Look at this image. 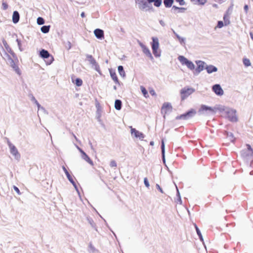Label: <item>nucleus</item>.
<instances>
[{
	"label": "nucleus",
	"mask_w": 253,
	"mask_h": 253,
	"mask_svg": "<svg viewBox=\"0 0 253 253\" xmlns=\"http://www.w3.org/2000/svg\"><path fill=\"white\" fill-rule=\"evenodd\" d=\"M178 60L183 65H185L190 70H193L195 68L194 63L185 57L184 56L180 55L178 57Z\"/></svg>",
	"instance_id": "obj_5"
},
{
	"label": "nucleus",
	"mask_w": 253,
	"mask_h": 253,
	"mask_svg": "<svg viewBox=\"0 0 253 253\" xmlns=\"http://www.w3.org/2000/svg\"><path fill=\"white\" fill-rule=\"evenodd\" d=\"M77 86H80L83 84V81L81 79L77 78L75 80V82L73 81Z\"/></svg>",
	"instance_id": "obj_34"
},
{
	"label": "nucleus",
	"mask_w": 253,
	"mask_h": 253,
	"mask_svg": "<svg viewBox=\"0 0 253 253\" xmlns=\"http://www.w3.org/2000/svg\"><path fill=\"white\" fill-rule=\"evenodd\" d=\"M205 69L208 74H211L213 72H216L217 71V68L215 66L212 65H206Z\"/></svg>",
	"instance_id": "obj_19"
},
{
	"label": "nucleus",
	"mask_w": 253,
	"mask_h": 253,
	"mask_svg": "<svg viewBox=\"0 0 253 253\" xmlns=\"http://www.w3.org/2000/svg\"><path fill=\"white\" fill-rule=\"evenodd\" d=\"M19 14L18 11H14L12 15V21L14 23H17L19 20Z\"/></svg>",
	"instance_id": "obj_22"
},
{
	"label": "nucleus",
	"mask_w": 253,
	"mask_h": 253,
	"mask_svg": "<svg viewBox=\"0 0 253 253\" xmlns=\"http://www.w3.org/2000/svg\"><path fill=\"white\" fill-rule=\"evenodd\" d=\"M217 106L215 107H211L206 106L205 105H201L198 112L200 115H210L216 113L217 110Z\"/></svg>",
	"instance_id": "obj_2"
},
{
	"label": "nucleus",
	"mask_w": 253,
	"mask_h": 253,
	"mask_svg": "<svg viewBox=\"0 0 253 253\" xmlns=\"http://www.w3.org/2000/svg\"><path fill=\"white\" fill-rule=\"evenodd\" d=\"M110 166L111 167H116L117 163L114 160H112L110 162Z\"/></svg>",
	"instance_id": "obj_43"
},
{
	"label": "nucleus",
	"mask_w": 253,
	"mask_h": 253,
	"mask_svg": "<svg viewBox=\"0 0 253 253\" xmlns=\"http://www.w3.org/2000/svg\"><path fill=\"white\" fill-rule=\"evenodd\" d=\"M37 23L38 25H41L44 23V19L42 17H38L37 18Z\"/></svg>",
	"instance_id": "obj_37"
},
{
	"label": "nucleus",
	"mask_w": 253,
	"mask_h": 253,
	"mask_svg": "<svg viewBox=\"0 0 253 253\" xmlns=\"http://www.w3.org/2000/svg\"><path fill=\"white\" fill-rule=\"evenodd\" d=\"M66 47L68 49H69L71 48V43L70 42H67Z\"/></svg>",
	"instance_id": "obj_56"
},
{
	"label": "nucleus",
	"mask_w": 253,
	"mask_h": 253,
	"mask_svg": "<svg viewBox=\"0 0 253 253\" xmlns=\"http://www.w3.org/2000/svg\"><path fill=\"white\" fill-rule=\"evenodd\" d=\"M94 34L97 39H101L104 37V32L100 29H95L94 31Z\"/></svg>",
	"instance_id": "obj_21"
},
{
	"label": "nucleus",
	"mask_w": 253,
	"mask_h": 253,
	"mask_svg": "<svg viewBox=\"0 0 253 253\" xmlns=\"http://www.w3.org/2000/svg\"><path fill=\"white\" fill-rule=\"evenodd\" d=\"M150 144L151 145V146H153L154 144V142L153 141H151L150 143Z\"/></svg>",
	"instance_id": "obj_63"
},
{
	"label": "nucleus",
	"mask_w": 253,
	"mask_h": 253,
	"mask_svg": "<svg viewBox=\"0 0 253 253\" xmlns=\"http://www.w3.org/2000/svg\"><path fill=\"white\" fill-rule=\"evenodd\" d=\"M2 6L4 9H6L8 8V5L5 3H2Z\"/></svg>",
	"instance_id": "obj_57"
},
{
	"label": "nucleus",
	"mask_w": 253,
	"mask_h": 253,
	"mask_svg": "<svg viewBox=\"0 0 253 253\" xmlns=\"http://www.w3.org/2000/svg\"><path fill=\"white\" fill-rule=\"evenodd\" d=\"M50 29V26H43L41 27V30L43 33H47Z\"/></svg>",
	"instance_id": "obj_31"
},
{
	"label": "nucleus",
	"mask_w": 253,
	"mask_h": 253,
	"mask_svg": "<svg viewBox=\"0 0 253 253\" xmlns=\"http://www.w3.org/2000/svg\"><path fill=\"white\" fill-rule=\"evenodd\" d=\"M16 42H17V44H18V47H19V49L21 51H23V49H22V47H21V41H20L19 40L17 39V40H16Z\"/></svg>",
	"instance_id": "obj_42"
},
{
	"label": "nucleus",
	"mask_w": 253,
	"mask_h": 253,
	"mask_svg": "<svg viewBox=\"0 0 253 253\" xmlns=\"http://www.w3.org/2000/svg\"><path fill=\"white\" fill-rule=\"evenodd\" d=\"M110 74L112 79L115 82L116 84H120L117 75L115 72L110 71Z\"/></svg>",
	"instance_id": "obj_24"
},
{
	"label": "nucleus",
	"mask_w": 253,
	"mask_h": 253,
	"mask_svg": "<svg viewBox=\"0 0 253 253\" xmlns=\"http://www.w3.org/2000/svg\"><path fill=\"white\" fill-rule=\"evenodd\" d=\"M223 23L221 21H219L217 23V27L218 28H221L223 26Z\"/></svg>",
	"instance_id": "obj_45"
},
{
	"label": "nucleus",
	"mask_w": 253,
	"mask_h": 253,
	"mask_svg": "<svg viewBox=\"0 0 253 253\" xmlns=\"http://www.w3.org/2000/svg\"><path fill=\"white\" fill-rule=\"evenodd\" d=\"M68 180L71 182V183H73L74 181L73 179V177L72 176L70 175V174L69 173V172H68L67 173H65Z\"/></svg>",
	"instance_id": "obj_38"
},
{
	"label": "nucleus",
	"mask_w": 253,
	"mask_h": 253,
	"mask_svg": "<svg viewBox=\"0 0 253 253\" xmlns=\"http://www.w3.org/2000/svg\"><path fill=\"white\" fill-rule=\"evenodd\" d=\"M72 184V185H73V186L74 187L76 191H77V192L78 193V195L80 197H81V195H80V192L79 191V189L77 186V185L76 184L75 182L74 181L73 182V183H71Z\"/></svg>",
	"instance_id": "obj_41"
},
{
	"label": "nucleus",
	"mask_w": 253,
	"mask_h": 253,
	"mask_svg": "<svg viewBox=\"0 0 253 253\" xmlns=\"http://www.w3.org/2000/svg\"><path fill=\"white\" fill-rule=\"evenodd\" d=\"M243 63L246 67H249L251 65L250 60L247 58H244L243 60Z\"/></svg>",
	"instance_id": "obj_33"
},
{
	"label": "nucleus",
	"mask_w": 253,
	"mask_h": 253,
	"mask_svg": "<svg viewBox=\"0 0 253 253\" xmlns=\"http://www.w3.org/2000/svg\"><path fill=\"white\" fill-rule=\"evenodd\" d=\"M86 58L89 63L92 65V67L98 73L101 74L100 67L95 60L93 58L92 55H87Z\"/></svg>",
	"instance_id": "obj_12"
},
{
	"label": "nucleus",
	"mask_w": 253,
	"mask_h": 253,
	"mask_svg": "<svg viewBox=\"0 0 253 253\" xmlns=\"http://www.w3.org/2000/svg\"><path fill=\"white\" fill-rule=\"evenodd\" d=\"M195 228H196V230L197 233L198 235L200 240L203 241V238L202 234H201L199 229L198 228V227L196 225H195Z\"/></svg>",
	"instance_id": "obj_36"
},
{
	"label": "nucleus",
	"mask_w": 253,
	"mask_h": 253,
	"mask_svg": "<svg viewBox=\"0 0 253 253\" xmlns=\"http://www.w3.org/2000/svg\"><path fill=\"white\" fill-rule=\"evenodd\" d=\"M244 10L246 13H248L249 10V6L248 5H245L244 7Z\"/></svg>",
	"instance_id": "obj_55"
},
{
	"label": "nucleus",
	"mask_w": 253,
	"mask_h": 253,
	"mask_svg": "<svg viewBox=\"0 0 253 253\" xmlns=\"http://www.w3.org/2000/svg\"><path fill=\"white\" fill-rule=\"evenodd\" d=\"M2 43L6 51L9 53H10L12 55L13 58H16L15 54L11 50V48L9 47L6 41L3 40Z\"/></svg>",
	"instance_id": "obj_20"
},
{
	"label": "nucleus",
	"mask_w": 253,
	"mask_h": 253,
	"mask_svg": "<svg viewBox=\"0 0 253 253\" xmlns=\"http://www.w3.org/2000/svg\"><path fill=\"white\" fill-rule=\"evenodd\" d=\"M135 1L140 9L143 11H148L151 9L146 0H135Z\"/></svg>",
	"instance_id": "obj_9"
},
{
	"label": "nucleus",
	"mask_w": 253,
	"mask_h": 253,
	"mask_svg": "<svg viewBox=\"0 0 253 253\" xmlns=\"http://www.w3.org/2000/svg\"><path fill=\"white\" fill-rule=\"evenodd\" d=\"M155 0H147V1L148 3H152V2H154Z\"/></svg>",
	"instance_id": "obj_60"
},
{
	"label": "nucleus",
	"mask_w": 253,
	"mask_h": 253,
	"mask_svg": "<svg viewBox=\"0 0 253 253\" xmlns=\"http://www.w3.org/2000/svg\"><path fill=\"white\" fill-rule=\"evenodd\" d=\"M40 56L42 58H47L49 57V52L44 49H42L40 52Z\"/></svg>",
	"instance_id": "obj_23"
},
{
	"label": "nucleus",
	"mask_w": 253,
	"mask_h": 253,
	"mask_svg": "<svg viewBox=\"0 0 253 253\" xmlns=\"http://www.w3.org/2000/svg\"><path fill=\"white\" fill-rule=\"evenodd\" d=\"M62 169L64 171V172H65V173H67L68 172V170H67V169L65 168V167L64 166H62Z\"/></svg>",
	"instance_id": "obj_59"
},
{
	"label": "nucleus",
	"mask_w": 253,
	"mask_h": 253,
	"mask_svg": "<svg viewBox=\"0 0 253 253\" xmlns=\"http://www.w3.org/2000/svg\"><path fill=\"white\" fill-rule=\"evenodd\" d=\"M171 110L172 106L171 104L169 103L166 102L164 103L161 109V112L164 114V117L165 118V115L171 112Z\"/></svg>",
	"instance_id": "obj_13"
},
{
	"label": "nucleus",
	"mask_w": 253,
	"mask_h": 253,
	"mask_svg": "<svg viewBox=\"0 0 253 253\" xmlns=\"http://www.w3.org/2000/svg\"><path fill=\"white\" fill-rule=\"evenodd\" d=\"M227 137L230 141H231L232 142H233L234 141L233 134L231 132L227 133Z\"/></svg>",
	"instance_id": "obj_40"
},
{
	"label": "nucleus",
	"mask_w": 253,
	"mask_h": 253,
	"mask_svg": "<svg viewBox=\"0 0 253 253\" xmlns=\"http://www.w3.org/2000/svg\"><path fill=\"white\" fill-rule=\"evenodd\" d=\"M140 89H141V92L143 93L144 97L146 98L148 97L149 95L148 94V92L146 90V89H145V88L143 86H141Z\"/></svg>",
	"instance_id": "obj_32"
},
{
	"label": "nucleus",
	"mask_w": 253,
	"mask_h": 253,
	"mask_svg": "<svg viewBox=\"0 0 253 253\" xmlns=\"http://www.w3.org/2000/svg\"><path fill=\"white\" fill-rule=\"evenodd\" d=\"M177 196L179 197V199H178V201L179 202L180 204H182V201H181V199L180 198V194H179V192L177 188Z\"/></svg>",
	"instance_id": "obj_52"
},
{
	"label": "nucleus",
	"mask_w": 253,
	"mask_h": 253,
	"mask_svg": "<svg viewBox=\"0 0 253 253\" xmlns=\"http://www.w3.org/2000/svg\"><path fill=\"white\" fill-rule=\"evenodd\" d=\"M76 148L78 149V150L80 151V152L81 153L82 158L86 162H87L88 164H89L91 166L93 165V163L92 161L90 159V158L86 154V153L82 149H81L78 146L76 145Z\"/></svg>",
	"instance_id": "obj_14"
},
{
	"label": "nucleus",
	"mask_w": 253,
	"mask_h": 253,
	"mask_svg": "<svg viewBox=\"0 0 253 253\" xmlns=\"http://www.w3.org/2000/svg\"><path fill=\"white\" fill-rule=\"evenodd\" d=\"M7 144L9 147L11 154L12 155V156L16 160H19L20 158V155L18 152L17 149L9 141L7 142Z\"/></svg>",
	"instance_id": "obj_7"
},
{
	"label": "nucleus",
	"mask_w": 253,
	"mask_h": 253,
	"mask_svg": "<svg viewBox=\"0 0 253 253\" xmlns=\"http://www.w3.org/2000/svg\"><path fill=\"white\" fill-rule=\"evenodd\" d=\"M172 9H174V10L179 9V10H184L185 9L183 7H177L176 6H173Z\"/></svg>",
	"instance_id": "obj_47"
},
{
	"label": "nucleus",
	"mask_w": 253,
	"mask_h": 253,
	"mask_svg": "<svg viewBox=\"0 0 253 253\" xmlns=\"http://www.w3.org/2000/svg\"><path fill=\"white\" fill-rule=\"evenodd\" d=\"M162 0H155L154 4L156 7H159L162 4Z\"/></svg>",
	"instance_id": "obj_39"
},
{
	"label": "nucleus",
	"mask_w": 253,
	"mask_h": 253,
	"mask_svg": "<svg viewBox=\"0 0 253 253\" xmlns=\"http://www.w3.org/2000/svg\"><path fill=\"white\" fill-rule=\"evenodd\" d=\"M118 70L120 75L122 77H125L126 76L125 72L122 66H119L118 67Z\"/></svg>",
	"instance_id": "obj_26"
},
{
	"label": "nucleus",
	"mask_w": 253,
	"mask_h": 253,
	"mask_svg": "<svg viewBox=\"0 0 253 253\" xmlns=\"http://www.w3.org/2000/svg\"><path fill=\"white\" fill-rule=\"evenodd\" d=\"M152 42L151 43L152 49L154 56L156 57L161 56V52L159 51V42L157 37L152 38Z\"/></svg>",
	"instance_id": "obj_3"
},
{
	"label": "nucleus",
	"mask_w": 253,
	"mask_h": 253,
	"mask_svg": "<svg viewBox=\"0 0 253 253\" xmlns=\"http://www.w3.org/2000/svg\"><path fill=\"white\" fill-rule=\"evenodd\" d=\"M195 91V89L191 87H184L180 91L182 100L186 98L188 96L192 94Z\"/></svg>",
	"instance_id": "obj_8"
},
{
	"label": "nucleus",
	"mask_w": 253,
	"mask_h": 253,
	"mask_svg": "<svg viewBox=\"0 0 253 253\" xmlns=\"http://www.w3.org/2000/svg\"><path fill=\"white\" fill-rule=\"evenodd\" d=\"M173 3V0H164V3L166 7H170Z\"/></svg>",
	"instance_id": "obj_27"
},
{
	"label": "nucleus",
	"mask_w": 253,
	"mask_h": 253,
	"mask_svg": "<svg viewBox=\"0 0 253 253\" xmlns=\"http://www.w3.org/2000/svg\"><path fill=\"white\" fill-rule=\"evenodd\" d=\"M247 149L243 150L241 155L243 157L253 161V150L249 144H247Z\"/></svg>",
	"instance_id": "obj_4"
},
{
	"label": "nucleus",
	"mask_w": 253,
	"mask_h": 253,
	"mask_svg": "<svg viewBox=\"0 0 253 253\" xmlns=\"http://www.w3.org/2000/svg\"><path fill=\"white\" fill-rule=\"evenodd\" d=\"M115 108L117 110H120L122 108V102L120 100H116L115 102Z\"/></svg>",
	"instance_id": "obj_25"
},
{
	"label": "nucleus",
	"mask_w": 253,
	"mask_h": 253,
	"mask_svg": "<svg viewBox=\"0 0 253 253\" xmlns=\"http://www.w3.org/2000/svg\"><path fill=\"white\" fill-rule=\"evenodd\" d=\"M15 59V60H16V62L14 60H12V61H10L9 63L7 64L9 65L12 69L15 72V73L18 74V75H21V71L18 67V65H17V63L18 62V60L16 58H14Z\"/></svg>",
	"instance_id": "obj_15"
},
{
	"label": "nucleus",
	"mask_w": 253,
	"mask_h": 253,
	"mask_svg": "<svg viewBox=\"0 0 253 253\" xmlns=\"http://www.w3.org/2000/svg\"><path fill=\"white\" fill-rule=\"evenodd\" d=\"M217 109L222 115L228 119L231 122L237 121L238 118L235 110L222 105H218Z\"/></svg>",
	"instance_id": "obj_1"
},
{
	"label": "nucleus",
	"mask_w": 253,
	"mask_h": 253,
	"mask_svg": "<svg viewBox=\"0 0 253 253\" xmlns=\"http://www.w3.org/2000/svg\"><path fill=\"white\" fill-rule=\"evenodd\" d=\"M156 186L157 188L160 191V192L161 193H164L163 189L161 188V187L160 186V185L158 184H157Z\"/></svg>",
	"instance_id": "obj_51"
},
{
	"label": "nucleus",
	"mask_w": 253,
	"mask_h": 253,
	"mask_svg": "<svg viewBox=\"0 0 253 253\" xmlns=\"http://www.w3.org/2000/svg\"><path fill=\"white\" fill-rule=\"evenodd\" d=\"M81 16L82 17H84L85 16V14H84V12H83L81 14Z\"/></svg>",
	"instance_id": "obj_61"
},
{
	"label": "nucleus",
	"mask_w": 253,
	"mask_h": 253,
	"mask_svg": "<svg viewBox=\"0 0 253 253\" xmlns=\"http://www.w3.org/2000/svg\"><path fill=\"white\" fill-rule=\"evenodd\" d=\"M138 43L141 48H142L143 53L145 54H146L148 57H149L151 60L153 59V57L152 55V54L151 53L149 49L140 42H138Z\"/></svg>",
	"instance_id": "obj_16"
},
{
	"label": "nucleus",
	"mask_w": 253,
	"mask_h": 253,
	"mask_svg": "<svg viewBox=\"0 0 253 253\" xmlns=\"http://www.w3.org/2000/svg\"><path fill=\"white\" fill-rule=\"evenodd\" d=\"M130 128L131 135L133 138H138L141 140L144 139L145 135L143 133L136 130L135 128H132L131 126H130Z\"/></svg>",
	"instance_id": "obj_10"
},
{
	"label": "nucleus",
	"mask_w": 253,
	"mask_h": 253,
	"mask_svg": "<svg viewBox=\"0 0 253 253\" xmlns=\"http://www.w3.org/2000/svg\"><path fill=\"white\" fill-rule=\"evenodd\" d=\"M32 101L36 105L37 104H38L39 102H38V101L36 100V99L33 96L32 97Z\"/></svg>",
	"instance_id": "obj_58"
},
{
	"label": "nucleus",
	"mask_w": 253,
	"mask_h": 253,
	"mask_svg": "<svg viewBox=\"0 0 253 253\" xmlns=\"http://www.w3.org/2000/svg\"><path fill=\"white\" fill-rule=\"evenodd\" d=\"M87 220H88L89 223L90 224V225L92 227H93L94 224V222H93V220L91 219H90V218H87Z\"/></svg>",
	"instance_id": "obj_49"
},
{
	"label": "nucleus",
	"mask_w": 253,
	"mask_h": 253,
	"mask_svg": "<svg viewBox=\"0 0 253 253\" xmlns=\"http://www.w3.org/2000/svg\"><path fill=\"white\" fill-rule=\"evenodd\" d=\"M144 184L146 186V187H147V188H148L149 187L150 185H149V181H148L147 178L146 177L144 178Z\"/></svg>",
	"instance_id": "obj_44"
},
{
	"label": "nucleus",
	"mask_w": 253,
	"mask_h": 253,
	"mask_svg": "<svg viewBox=\"0 0 253 253\" xmlns=\"http://www.w3.org/2000/svg\"><path fill=\"white\" fill-rule=\"evenodd\" d=\"M149 92L152 95V96H156V93L155 92V91L153 89H151L150 90H149Z\"/></svg>",
	"instance_id": "obj_50"
},
{
	"label": "nucleus",
	"mask_w": 253,
	"mask_h": 253,
	"mask_svg": "<svg viewBox=\"0 0 253 253\" xmlns=\"http://www.w3.org/2000/svg\"><path fill=\"white\" fill-rule=\"evenodd\" d=\"M196 113L194 109H191L185 114L176 117L177 120H188L193 117Z\"/></svg>",
	"instance_id": "obj_11"
},
{
	"label": "nucleus",
	"mask_w": 253,
	"mask_h": 253,
	"mask_svg": "<svg viewBox=\"0 0 253 253\" xmlns=\"http://www.w3.org/2000/svg\"><path fill=\"white\" fill-rule=\"evenodd\" d=\"M73 136H74V137L75 139H76V141H78V138H77V137L76 136V135H74V134H73Z\"/></svg>",
	"instance_id": "obj_64"
},
{
	"label": "nucleus",
	"mask_w": 253,
	"mask_h": 253,
	"mask_svg": "<svg viewBox=\"0 0 253 253\" xmlns=\"http://www.w3.org/2000/svg\"><path fill=\"white\" fill-rule=\"evenodd\" d=\"M176 1L179 2L181 5H183L185 4L184 0H176Z\"/></svg>",
	"instance_id": "obj_54"
},
{
	"label": "nucleus",
	"mask_w": 253,
	"mask_h": 253,
	"mask_svg": "<svg viewBox=\"0 0 253 253\" xmlns=\"http://www.w3.org/2000/svg\"><path fill=\"white\" fill-rule=\"evenodd\" d=\"M194 3H199L200 4L204 5L207 2V0H191Z\"/></svg>",
	"instance_id": "obj_35"
},
{
	"label": "nucleus",
	"mask_w": 253,
	"mask_h": 253,
	"mask_svg": "<svg viewBox=\"0 0 253 253\" xmlns=\"http://www.w3.org/2000/svg\"><path fill=\"white\" fill-rule=\"evenodd\" d=\"M3 58L5 60L7 64L9 63L10 61H12V60H13V59H12V58L10 57V56L8 54H7L6 52L4 53V56Z\"/></svg>",
	"instance_id": "obj_29"
},
{
	"label": "nucleus",
	"mask_w": 253,
	"mask_h": 253,
	"mask_svg": "<svg viewBox=\"0 0 253 253\" xmlns=\"http://www.w3.org/2000/svg\"><path fill=\"white\" fill-rule=\"evenodd\" d=\"M161 149H162V156H163V161L164 163H165V143H164V140L162 141Z\"/></svg>",
	"instance_id": "obj_28"
},
{
	"label": "nucleus",
	"mask_w": 253,
	"mask_h": 253,
	"mask_svg": "<svg viewBox=\"0 0 253 253\" xmlns=\"http://www.w3.org/2000/svg\"><path fill=\"white\" fill-rule=\"evenodd\" d=\"M178 60L183 65H185L190 70H193L195 68L194 63L185 57L184 56L180 55L178 57Z\"/></svg>",
	"instance_id": "obj_6"
},
{
	"label": "nucleus",
	"mask_w": 253,
	"mask_h": 253,
	"mask_svg": "<svg viewBox=\"0 0 253 253\" xmlns=\"http://www.w3.org/2000/svg\"><path fill=\"white\" fill-rule=\"evenodd\" d=\"M36 105L38 107V111L42 110L44 112L45 111L44 108L43 107H42L39 103L37 104Z\"/></svg>",
	"instance_id": "obj_46"
},
{
	"label": "nucleus",
	"mask_w": 253,
	"mask_h": 253,
	"mask_svg": "<svg viewBox=\"0 0 253 253\" xmlns=\"http://www.w3.org/2000/svg\"><path fill=\"white\" fill-rule=\"evenodd\" d=\"M213 91L218 96H221L223 94L224 91L221 86L218 84H214L212 87Z\"/></svg>",
	"instance_id": "obj_17"
},
{
	"label": "nucleus",
	"mask_w": 253,
	"mask_h": 253,
	"mask_svg": "<svg viewBox=\"0 0 253 253\" xmlns=\"http://www.w3.org/2000/svg\"><path fill=\"white\" fill-rule=\"evenodd\" d=\"M159 23L163 27H165L166 26L165 22L163 20H160Z\"/></svg>",
	"instance_id": "obj_53"
},
{
	"label": "nucleus",
	"mask_w": 253,
	"mask_h": 253,
	"mask_svg": "<svg viewBox=\"0 0 253 253\" xmlns=\"http://www.w3.org/2000/svg\"><path fill=\"white\" fill-rule=\"evenodd\" d=\"M196 63L198 67L196 69V71L199 73L201 71H202L204 69H205L206 63L202 61L198 60L196 61Z\"/></svg>",
	"instance_id": "obj_18"
},
{
	"label": "nucleus",
	"mask_w": 253,
	"mask_h": 253,
	"mask_svg": "<svg viewBox=\"0 0 253 253\" xmlns=\"http://www.w3.org/2000/svg\"><path fill=\"white\" fill-rule=\"evenodd\" d=\"M173 33L175 34V35L176 36V38L178 39L179 42L181 43H183V44H185V38H183V37H181L177 33H176L174 31L173 32Z\"/></svg>",
	"instance_id": "obj_30"
},
{
	"label": "nucleus",
	"mask_w": 253,
	"mask_h": 253,
	"mask_svg": "<svg viewBox=\"0 0 253 253\" xmlns=\"http://www.w3.org/2000/svg\"><path fill=\"white\" fill-rule=\"evenodd\" d=\"M13 189L15 191V192L18 194V195H20L21 194V193L20 192V190L19 189H18V187H17L16 186H13Z\"/></svg>",
	"instance_id": "obj_48"
},
{
	"label": "nucleus",
	"mask_w": 253,
	"mask_h": 253,
	"mask_svg": "<svg viewBox=\"0 0 253 253\" xmlns=\"http://www.w3.org/2000/svg\"><path fill=\"white\" fill-rule=\"evenodd\" d=\"M251 39L253 40V33H250V34Z\"/></svg>",
	"instance_id": "obj_62"
}]
</instances>
